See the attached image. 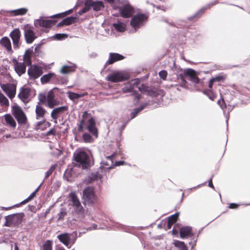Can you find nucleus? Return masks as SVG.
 Listing matches in <instances>:
<instances>
[{"label":"nucleus","instance_id":"obj_1","mask_svg":"<svg viewBox=\"0 0 250 250\" xmlns=\"http://www.w3.org/2000/svg\"><path fill=\"white\" fill-rule=\"evenodd\" d=\"M73 160L75 162L74 166L83 169H88L93 165L88 153L81 149H77L73 153Z\"/></svg>","mask_w":250,"mask_h":250},{"label":"nucleus","instance_id":"obj_2","mask_svg":"<svg viewBox=\"0 0 250 250\" xmlns=\"http://www.w3.org/2000/svg\"><path fill=\"white\" fill-rule=\"evenodd\" d=\"M24 216L23 212L7 215L5 216V222L4 225L7 227H18L21 223Z\"/></svg>","mask_w":250,"mask_h":250},{"label":"nucleus","instance_id":"obj_3","mask_svg":"<svg viewBox=\"0 0 250 250\" xmlns=\"http://www.w3.org/2000/svg\"><path fill=\"white\" fill-rule=\"evenodd\" d=\"M148 18L147 15L143 13H138L132 17L130 23L131 26L136 31L143 26L146 22Z\"/></svg>","mask_w":250,"mask_h":250},{"label":"nucleus","instance_id":"obj_4","mask_svg":"<svg viewBox=\"0 0 250 250\" xmlns=\"http://www.w3.org/2000/svg\"><path fill=\"white\" fill-rule=\"evenodd\" d=\"M12 112L19 124H26L27 121L26 116L22 108L19 105L17 104L13 105L12 106Z\"/></svg>","mask_w":250,"mask_h":250},{"label":"nucleus","instance_id":"obj_5","mask_svg":"<svg viewBox=\"0 0 250 250\" xmlns=\"http://www.w3.org/2000/svg\"><path fill=\"white\" fill-rule=\"evenodd\" d=\"M83 203L85 205L92 204L94 202L95 196L93 188L91 187H87L83 189Z\"/></svg>","mask_w":250,"mask_h":250},{"label":"nucleus","instance_id":"obj_6","mask_svg":"<svg viewBox=\"0 0 250 250\" xmlns=\"http://www.w3.org/2000/svg\"><path fill=\"white\" fill-rule=\"evenodd\" d=\"M129 78L130 75L127 73L117 72L108 75L106 79L109 82L117 83L127 80Z\"/></svg>","mask_w":250,"mask_h":250},{"label":"nucleus","instance_id":"obj_7","mask_svg":"<svg viewBox=\"0 0 250 250\" xmlns=\"http://www.w3.org/2000/svg\"><path fill=\"white\" fill-rule=\"evenodd\" d=\"M199 74V72H197L192 68H189L184 69V77L188 78V80L194 84L200 83V80L198 78Z\"/></svg>","mask_w":250,"mask_h":250},{"label":"nucleus","instance_id":"obj_8","mask_svg":"<svg viewBox=\"0 0 250 250\" xmlns=\"http://www.w3.org/2000/svg\"><path fill=\"white\" fill-rule=\"evenodd\" d=\"M27 70V74L30 79L35 80L40 77L43 73L42 67L38 65L34 64L29 65Z\"/></svg>","mask_w":250,"mask_h":250},{"label":"nucleus","instance_id":"obj_9","mask_svg":"<svg viewBox=\"0 0 250 250\" xmlns=\"http://www.w3.org/2000/svg\"><path fill=\"white\" fill-rule=\"evenodd\" d=\"M171 71L172 72L173 74L176 76L177 80H180L181 81V86H185L187 82L185 80L184 75V70H183L180 66H177L175 62L173 63V66L171 68Z\"/></svg>","mask_w":250,"mask_h":250},{"label":"nucleus","instance_id":"obj_10","mask_svg":"<svg viewBox=\"0 0 250 250\" xmlns=\"http://www.w3.org/2000/svg\"><path fill=\"white\" fill-rule=\"evenodd\" d=\"M23 29L26 42L28 44L32 43L37 38V36L32 28L29 24H27L24 26Z\"/></svg>","mask_w":250,"mask_h":250},{"label":"nucleus","instance_id":"obj_11","mask_svg":"<svg viewBox=\"0 0 250 250\" xmlns=\"http://www.w3.org/2000/svg\"><path fill=\"white\" fill-rule=\"evenodd\" d=\"M115 154L106 157V160L103 161L101 163V166L100 167V169L103 171L104 173H106L114 167L113 164V159L115 156Z\"/></svg>","mask_w":250,"mask_h":250},{"label":"nucleus","instance_id":"obj_12","mask_svg":"<svg viewBox=\"0 0 250 250\" xmlns=\"http://www.w3.org/2000/svg\"><path fill=\"white\" fill-rule=\"evenodd\" d=\"M218 3L217 1H212L208 4L206 5L204 7L201 8L198 11H197L193 15L188 17V20H193L194 19H197L200 18L202 15L205 12L206 10L210 9L212 6L215 5Z\"/></svg>","mask_w":250,"mask_h":250},{"label":"nucleus","instance_id":"obj_13","mask_svg":"<svg viewBox=\"0 0 250 250\" xmlns=\"http://www.w3.org/2000/svg\"><path fill=\"white\" fill-rule=\"evenodd\" d=\"M21 32L19 28L14 29L10 34V37L12 40L14 49L16 50L19 48V42L21 38Z\"/></svg>","mask_w":250,"mask_h":250},{"label":"nucleus","instance_id":"obj_14","mask_svg":"<svg viewBox=\"0 0 250 250\" xmlns=\"http://www.w3.org/2000/svg\"><path fill=\"white\" fill-rule=\"evenodd\" d=\"M0 87L6 93L9 98L12 99L15 96L16 89V87L9 83L0 84Z\"/></svg>","mask_w":250,"mask_h":250},{"label":"nucleus","instance_id":"obj_15","mask_svg":"<svg viewBox=\"0 0 250 250\" xmlns=\"http://www.w3.org/2000/svg\"><path fill=\"white\" fill-rule=\"evenodd\" d=\"M86 128L91 134L95 137V138H98V131L96 126L95 121L93 117L88 119Z\"/></svg>","mask_w":250,"mask_h":250},{"label":"nucleus","instance_id":"obj_16","mask_svg":"<svg viewBox=\"0 0 250 250\" xmlns=\"http://www.w3.org/2000/svg\"><path fill=\"white\" fill-rule=\"evenodd\" d=\"M138 89L142 93L145 94L152 98L156 97L158 95V92L151 89L145 84H142L141 86L138 87Z\"/></svg>","mask_w":250,"mask_h":250},{"label":"nucleus","instance_id":"obj_17","mask_svg":"<svg viewBox=\"0 0 250 250\" xmlns=\"http://www.w3.org/2000/svg\"><path fill=\"white\" fill-rule=\"evenodd\" d=\"M124 58L125 57L120 54L117 53H110L109 54V59L106 62L104 67L105 68L107 65L112 64L117 61L123 60Z\"/></svg>","mask_w":250,"mask_h":250},{"label":"nucleus","instance_id":"obj_18","mask_svg":"<svg viewBox=\"0 0 250 250\" xmlns=\"http://www.w3.org/2000/svg\"><path fill=\"white\" fill-rule=\"evenodd\" d=\"M119 11L122 17L126 18L132 16L134 13V9L133 7L129 4H126L120 7Z\"/></svg>","mask_w":250,"mask_h":250},{"label":"nucleus","instance_id":"obj_19","mask_svg":"<svg viewBox=\"0 0 250 250\" xmlns=\"http://www.w3.org/2000/svg\"><path fill=\"white\" fill-rule=\"evenodd\" d=\"M56 22V21L55 20L37 19L34 21V25L36 27L39 25L41 27L50 28Z\"/></svg>","mask_w":250,"mask_h":250},{"label":"nucleus","instance_id":"obj_20","mask_svg":"<svg viewBox=\"0 0 250 250\" xmlns=\"http://www.w3.org/2000/svg\"><path fill=\"white\" fill-rule=\"evenodd\" d=\"M31 89L28 87H22L18 94L19 98L24 103L28 102V99L30 96Z\"/></svg>","mask_w":250,"mask_h":250},{"label":"nucleus","instance_id":"obj_21","mask_svg":"<svg viewBox=\"0 0 250 250\" xmlns=\"http://www.w3.org/2000/svg\"><path fill=\"white\" fill-rule=\"evenodd\" d=\"M73 235V234L68 233H61L57 236V238L59 241L67 248H70V237Z\"/></svg>","mask_w":250,"mask_h":250},{"label":"nucleus","instance_id":"obj_22","mask_svg":"<svg viewBox=\"0 0 250 250\" xmlns=\"http://www.w3.org/2000/svg\"><path fill=\"white\" fill-rule=\"evenodd\" d=\"M68 109V106L64 105L54 108L51 113V117L54 120H56L58 116L63 112L67 111Z\"/></svg>","mask_w":250,"mask_h":250},{"label":"nucleus","instance_id":"obj_23","mask_svg":"<svg viewBox=\"0 0 250 250\" xmlns=\"http://www.w3.org/2000/svg\"><path fill=\"white\" fill-rule=\"evenodd\" d=\"M33 54H34L33 47L29 48L25 50L23 56V60L26 65H30L32 64L31 58Z\"/></svg>","mask_w":250,"mask_h":250},{"label":"nucleus","instance_id":"obj_24","mask_svg":"<svg viewBox=\"0 0 250 250\" xmlns=\"http://www.w3.org/2000/svg\"><path fill=\"white\" fill-rule=\"evenodd\" d=\"M180 236L182 239L189 236L192 237L193 234L192 232V228L189 226L182 227L180 229Z\"/></svg>","mask_w":250,"mask_h":250},{"label":"nucleus","instance_id":"obj_25","mask_svg":"<svg viewBox=\"0 0 250 250\" xmlns=\"http://www.w3.org/2000/svg\"><path fill=\"white\" fill-rule=\"evenodd\" d=\"M0 43L5 48L8 53L10 54L13 53L11 43L10 39L8 37H2L0 40Z\"/></svg>","mask_w":250,"mask_h":250},{"label":"nucleus","instance_id":"obj_26","mask_svg":"<svg viewBox=\"0 0 250 250\" xmlns=\"http://www.w3.org/2000/svg\"><path fill=\"white\" fill-rule=\"evenodd\" d=\"M24 62L17 63L14 64V69L17 74L21 76L26 72V65Z\"/></svg>","mask_w":250,"mask_h":250},{"label":"nucleus","instance_id":"obj_27","mask_svg":"<svg viewBox=\"0 0 250 250\" xmlns=\"http://www.w3.org/2000/svg\"><path fill=\"white\" fill-rule=\"evenodd\" d=\"M57 80V75L53 72H49L48 74L43 75L41 78V82L42 84L48 83L50 80Z\"/></svg>","mask_w":250,"mask_h":250},{"label":"nucleus","instance_id":"obj_28","mask_svg":"<svg viewBox=\"0 0 250 250\" xmlns=\"http://www.w3.org/2000/svg\"><path fill=\"white\" fill-rule=\"evenodd\" d=\"M187 20L189 21L188 20V18H187V20H178L176 21L175 23H174L173 22H169L166 19L164 20V21L167 23L169 25L171 26H174L177 28H182L186 26V23L187 22Z\"/></svg>","mask_w":250,"mask_h":250},{"label":"nucleus","instance_id":"obj_29","mask_svg":"<svg viewBox=\"0 0 250 250\" xmlns=\"http://www.w3.org/2000/svg\"><path fill=\"white\" fill-rule=\"evenodd\" d=\"M149 104V103L147 102L144 104H142L139 107L133 109V110L130 113V118L128 120V121H129L135 118L139 113L142 111Z\"/></svg>","mask_w":250,"mask_h":250},{"label":"nucleus","instance_id":"obj_30","mask_svg":"<svg viewBox=\"0 0 250 250\" xmlns=\"http://www.w3.org/2000/svg\"><path fill=\"white\" fill-rule=\"evenodd\" d=\"M35 112L36 114V118L39 119V118L43 117L46 112V110L40 104V103H38L36 105Z\"/></svg>","mask_w":250,"mask_h":250},{"label":"nucleus","instance_id":"obj_31","mask_svg":"<svg viewBox=\"0 0 250 250\" xmlns=\"http://www.w3.org/2000/svg\"><path fill=\"white\" fill-rule=\"evenodd\" d=\"M104 174L105 173L103 171H101L99 168L98 171L92 172L89 178L91 181L96 180L98 179H101Z\"/></svg>","mask_w":250,"mask_h":250},{"label":"nucleus","instance_id":"obj_32","mask_svg":"<svg viewBox=\"0 0 250 250\" xmlns=\"http://www.w3.org/2000/svg\"><path fill=\"white\" fill-rule=\"evenodd\" d=\"M4 119L6 123L13 128H15L17 125L16 122L10 114L4 115Z\"/></svg>","mask_w":250,"mask_h":250},{"label":"nucleus","instance_id":"obj_33","mask_svg":"<svg viewBox=\"0 0 250 250\" xmlns=\"http://www.w3.org/2000/svg\"><path fill=\"white\" fill-rule=\"evenodd\" d=\"M28 11V9L26 8H21L15 10L7 11V13H13L14 16H22L25 15Z\"/></svg>","mask_w":250,"mask_h":250},{"label":"nucleus","instance_id":"obj_34","mask_svg":"<svg viewBox=\"0 0 250 250\" xmlns=\"http://www.w3.org/2000/svg\"><path fill=\"white\" fill-rule=\"evenodd\" d=\"M69 197L70 200L73 203V206L74 207L75 206H78L80 205L81 203L79 200L78 199L77 196L75 192H71L69 194Z\"/></svg>","mask_w":250,"mask_h":250},{"label":"nucleus","instance_id":"obj_35","mask_svg":"<svg viewBox=\"0 0 250 250\" xmlns=\"http://www.w3.org/2000/svg\"><path fill=\"white\" fill-rule=\"evenodd\" d=\"M112 25L115 29L118 32H123L125 30V25L120 21L114 23Z\"/></svg>","mask_w":250,"mask_h":250},{"label":"nucleus","instance_id":"obj_36","mask_svg":"<svg viewBox=\"0 0 250 250\" xmlns=\"http://www.w3.org/2000/svg\"><path fill=\"white\" fill-rule=\"evenodd\" d=\"M217 104L220 106L221 109L223 110L224 114L226 116V123L227 126H228V120L229 118L227 117V115H226V111L225 109L227 108V105L224 100V99H220L217 102Z\"/></svg>","mask_w":250,"mask_h":250},{"label":"nucleus","instance_id":"obj_37","mask_svg":"<svg viewBox=\"0 0 250 250\" xmlns=\"http://www.w3.org/2000/svg\"><path fill=\"white\" fill-rule=\"evenodd\" d=\"M78 18V16H70L63 19L65 25L67 26L75 23Z\"/></svg>","mask_w":250,"mask_h":250},{"label":"nucleus","instance_id":"obj_38","mask_svg":"<svg viewBox=\"0 0 250 250\" xmlns=\"http://www.w3.org/2000/svg\"><path fill=\"white\" fill-rule=\"evenodd\" d=\"M173 244L176 247L179 248L180 250H188L187 247L184 242L174 240Z\"/></svg>","mask_w":250,"mask_h":250},{"label":"nucleus","instance_id":"obj_39","mask_svg":"<svg viewBox=\"0 0 250 250\" xmlns=\"http://www.w3.org/2000/svg\"><path fill=\"white\" fill-rule=\"evenodd\" d=\"M104 7L103 2L102 1H93L92 6L93 10L95 11H99Z\"/></svg>","mask_w":250,"mask_h":250},{"label":"nucleus","instance_id":"obj_40","mask_svg":"<svg viewBox=\"0 0 250 250\" xmlns=\"http://www.w3.org/2000/svg\"><path fill=\"white\" fill-rule=\"evenodd\" d=\"M67 94H68V98L71 100H74L76 99H78L83 97V95H84V94H80L76 93L73 92H68L67 93Z\"/></svg>","mask_w":250,"mask_h":250},{"label":"nucleus","instance_id":"obj_41","mask_svg":"<svg viewBox=\"0 0 250 250\" xmlns=\"http://www.w3.org/2000/svg\"><path fill=\"white\" fill-rule=\"evenodd\" d=\"M133 86H132L131 83H126L123 87L122 88V91L124 93H125L127 92L133 91Z\"/></svg>","mask_w":250,"mask_h":250},{"label":"nucleus","instance_id":"obj_42","mask_svg":"<svg viewBox=\"0 0 250 250\" xmlns=\"http://www.w3.org/2000/svg\"><path fill=\"white\" fill-rule=\"evenodd\" d=\"M0 104L2 106H8L9 104L8 99L0 92Z\"/></svg>","mask_w":250,"mask_h":250},{"label":"nucleus","instance_id":"obj_43","mask_svg":"<svg viewBox=\"0 0 250 250\" xmlns=\"http://www.w3.org/2000/svg\"><path fill=\"white\" fill-rule=\"evenodd\" d=\"M93 5V1L92 0H84V7L83 8L84 9H85L86 12L89 11L91 8L92 7Z\"/></svg>","mask_w":250,"mask_h":250},{"label":"nucleus","instance_id":"obj_44","mask_svg":"<svg viewBox=\"0 0 250 250\" xmlns=\"http://www.w3.org/2000/svg\"><path fill=\"white\" fill-rule=\"evenodd\" d=\"M67 37L68 35L66 34L57 33L53 36V38L56 40L61 41L65 39Z\"/></svg>","mask_w":250,"mask_h":250},{"label":"nucleus","instance_id":"obj_45","mask_svg":"<svg viewBox=\"0 0 250 250\" xmlns=\"http://www.w3.org/2000/svg\"><path fill=\"white\" fill-rule=\"evenodd\" d=\"M43 250H52V241L47 240L42 245Z\"/></svg>","mask_w":250,"mask_h":250},{"label":"nucleus","instance_id":"obj_46","mask_svg":"<svg viewBox=\"0 0 250 250\" xmlns=\"http://www.w3.org/2000/svg\"><path fill=\"white\" fill-rule=\"evenodd\" d=\"M83 139L84 140L85 143H92L93 141V140L91 137V136L87 133H84L82 136Z\"/></svg>","mask_w":250,"mask_h":250},{"label":"nucleus","instance_id":"obj_47","mask_svg":"<svg viewBox=\"0 0 250 250\" xmlns=\"http://www.w3.org/2000/svg\"><path fill=\"white\" fill-rule=\"evenodd\" d=\"M179 215V212H177L175 214L170 216L168 218L167 220L169 222H170L174 224V223H176V221H177Z\"/></svg>","mask_w":250,"mask_h":250},{"label":"nucleus","instance_id":"obj_48","mask_svg":"<svg viewBox=\"0 0 250 250\" xmlns=\"http://www.w3.org/2000/svg\"><path fill=\"white\" fill-rule=\"evenodd\" d=\"M72 71L73 70H72V66L68 65H64L61 70V72L62 74H66Z\"/></svg>","mask_w":250,"mask_h":250},{"label":"nucleus","instance_id":"obj_49","mask_svg":"<svg viewBox=\"0 0 250 250\" xmlns=\"http://www.w3.org/2000/svg\"><path fill=\"white\" fill-rule=\"evenodd\" d=\"M56 168V165H54L51 166L49 169L45 172L44 178H47L50 175L52 174L53 172L55 170Z\"/></svg>","mask_w":250,"mask_h":250},{"label":"nucleus","instance_id":"obj_50","mask_svg":"<svg viewBox=\"0 0 250 250\" xmlns=\"http://www.w3.org/2000/svg\"><path fill=\"white\" fill-rule=\"evenodd\" d=\"M40 104H44L46 102H47L46 94H43V93H40L38 97Z\"/></svg>","mask_w":250,"mask_h":250},{"label":"nucleus","instance_id":"obj_51","mask_svg":"<svg viewBox=\"0 0 250 250\" xmlns=\"http://www.w3.org/2000/svg\"><path fill=\"white\" fill-rule=\"evenodd\" d=\"M203 93L206 95L208 97V98L212 101H213L215 98V96L211 92L210 90H204L203 91Z\"/></svg>","mask_w":250,"mask_h":250},{"label":"nucleus","instance_id":"obj_52","mask_svg":"<svg viewBox=\"0 0 250 250\" xmlns=\"http://www.w3.org/2000/svg\"><path fill=\"white\" fill-rule=\"evenodd\" d=\"M225 79V76L223 75H217L211 78L212 82H220L223 81Z\"/></svg>","mask_w":250,"mask_h":250},{"label":"nucleus","instance_id":"obj_53","mask_svg":"<svg viewBox=\"0 0 250 250\" xmlns=\"http://www.w3.org/2000/svg\"><path fill=\"white\" fill-rule=\"evenodd\" d=\"M46 99H47V102L51 101L53 99H55V95L53 92L52 90H50L49 91L46 95Z\"/></svg>","mask_w":250,"mask_h":250},{"label":"nucleus","instance_id":"obj_54","mask_svg":"<svg viewBox=\"0 0 250 250\" xmlns=\"http://www.w3.org/2000/svg\"><path fill=\"white\" fill-rule=\"evenodd\" d=\"M58 104V102L55 99H53L51 101L47 102V106L48 107H49L50 108H52L55 105H57Z\"/></svg>","mask_w":250,"mask_h":250},{"label":"nucleus","instance_id":"obj_55","mask_svg":"<svg viewBox=\"0 0 250 250\" xmlns=\"http://www.w3.org/2000/svg\"><path fill=\"white\" fill-rule=\"evenodd\" d=\"M167 75V71L165 70H161L159 72V75L160 77L163 80H166Z\"/></svg>","mask_w":250,"mask_h":250},{"label":"nucleus","instance_id":"obj_56","mask_svg":"<svg viewBox=\"0 0 250 250\" xmlns=\"http://www.w3.org/2000/svg\"><path fill=\"white\" fill-rule=\"evenodd\" d=\"M131 95L135 96L134 101L138 103L141 98L140 94H138L136 91H133L131 93Z\"/></svg>","mask_w":250,"mask_h":250},{"label":"nucleus","instance_id":"obj_57","mask_svg":"<svg viewBox=\"0 0 250 250\" xmlns=\"http://www.w3.org/2000/svg\"><path fill=\"white\" fill-rule=\"evenodd\" d=\"M72 234H73V235L70 237V246H71V245H73L75 243V241L77 239V232L74 231Z\"/></svg>","mask_w":250,"mask_h":250},{"label":"nucleus","instance_id":"obj_58","mask_svg":"<svg viewBox=\"0 0 250 250\" xmlns=\"http://www.w3.org/2000/svg\"><path fill=\"white\" fill-rule=\"evenodd\" d=\"M35 47L34 48V54L35 55V56H38L39 54V50L42 45V43H38L35 44Z\"/></svg>","mask_w":250,"mask_h":250},{"label":"nucleus","instance_id":"obj_59","mask_svg":"<svg viewBox=\"0 0 250 250\" xmlns=\"http://www.w3.org/2000/svg\"><path fill=\"white\" fill-rule=\"evenodd\" d=\"M133 86V88L137 87L138 85L140 83L141 81L139 79L137 78L133 80L131 82H130Z\"/></svg>","mask_w":250,"mask_h":250},{"label":"nucleus","instance_id":"obj_60","mask_svg":"<svg viewBox=\"0 0 250 250\" xmlns=\"http://www.w3.org/2000/svg\"><path fill=\"white\" fill-rule=\"evenodd\" d=\"M75 207V211L78 213H82L83 212V207L82 206L81 204L78 206H74Z\"/></svg>","mask_w":250,"mask_h":250},{"label":"nucleus","instance_id":"obj_61","mask_svg":"<svg viewBox=\"0 0 250 250\" xmlns=\"http://www.w3.org/2000/svg\"><path fill=\"white\" fill-rule=\"evenodd\" d=\"M66 215V212L65 211H60L58 214V218L59 220H62L63 219L64 217Z\"/></svg>","mask_w":250,"mask_h":250},{"label":"nucleus","instance_id":"obj_62","mask_svg":"<svg viewBox=\"0 0 250 250\" xmlns=\"http://www.w3.org/2000/svg\"><path fill=\"white\" fill-rule=\"evenodd\" d=\"M239 205L236 203H230L229 205V208L230 209H235L239 207Z\"/></svg>","mask_w":250,"mask_h":250},{"label":"nucleus","instance_id":"obj_63","mask_svg":"<svg viewBox=\"0 0 250 250\" xmlns=\"http://www.w3.org/2000/svg\"><path fill=\"white\" fill-rule=\"evenodd\" d=\"M55 133H56L55 130L54 128H51L48 131H47L46 132V135L47 136H49V135H54L55 134Z\"/></svg>","mask_w":250,"mask_h":250},{"label":"nucleus","instance_id":"obj_64","mask_svg":"<svg viewBox=\"0 0 250 250\" xmlns=\"http://www.w3.org/2000/svg\"><path fill=\"white\" fill-rule=\"evenodd\" d=\"M88 56L90 58L94 59L98 56V54L95 52H92L88 54Z\"/></svg>","mask_w":250,"mask_h":250}]
</instances>
